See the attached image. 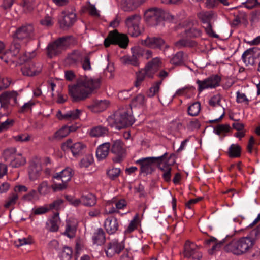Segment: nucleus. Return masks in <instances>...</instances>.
<instances>
[{"label":"nucleus","instance_id":"f257e3e1","mask_svg":"<svg viewBox=\"0 0 260 260\" xmlns=\"http://www.w3.org/2000/svg\"><path fill=\"white\" fill-rule=\"evenodd\" d=\"M100 85L99 79H92L86 76L82 77L78 80L76 85L69 86V93L73 101H83L87 98L94 89L98 88Z\"/></svg>","mask_w":260,"mask_h":260},{"label":"nucleus","instance_id":"f03ea898","mask_svg":"<svg viewBox=\"0 0 260 260\" xmlns=\"http://www.w3.org/2000/svg\"><path fill=\"white\" fill-rule=\"evenodd\" d=\"M254 245V240L248 236L232 241L224 246V250L236 255H241L249 252Z\"/></svg>","mask_w":260,"mask_h":260},{"label":"nucleus","instance_id":"7ed1b4c3","mask_svg":"<svg viewBox=\"0 0 260 260\" xmlns=\"http://www.w3.org/2000/svg\"><path fill=\"white\" fill-rule=\"evenodd\" d=\"M108 125L111 127L120 129L132 125L134 122L133 117L125 109H119L107 119Z\"/></svg>","mask_w":260,"mask_h":260},{"label":"nucleus","instance_id":"20e7f679","mask_svg":"<svg viewBox=\"0 0 260 260\" xmlns=\"http://www.w3.org/2000/svg\"><path fill=\"white\" fill-rule=\"evenodd\" d=\"M75 38L72 36H68L60 38L48 45L47 55L52 58L56 56L65 49L67 47L75 42Z\"/></svg>","mask_w":260,"mask_h":260},{"label":"nucleus","instance_id":"39448f33","mask_svg":"<svg viewBox=\"0 0 260 260\" xmlns=\"http://www.w3.org/2000/svg\"><path fill=\"white\" fill-rule=\"evenodd\" d=\"M128 43V39L126 35L120 34L116 30L110 31L108 37L104 40V45L108 47L110 44H117L121 48H125Z\"/></svg>","mask_w":260,"mask_h":260},{"label":"nucleus","instance_id":"423d86ee","mask_svg":"<svg viewBox=\"0 0 260 260\" xmlns=\"http://www.w3.org/2000/svg\"><path fill=\"white\" fill-rule=\"evenodd\" d=\"M14 38L26 43L35 39L34 28L32 25L27 24L18 28L14 34Z\"/></svg>","mask_w":260,"mask_h":260},{"label":"nucleus","instance_id":"0eeeda50","mask_svg":"<svg viewBox=\"0 0 260 260\" xmlns=\"http://www.w3.org/2000/svg\"><path fill=\"white\" fill-rule=\"evenodd\" d=\"M164 11L156 8L149 9L144 13L145 20L151 25H158L164 20Z\"/></svg>","mask_w":260,"mask_h":260},{"label":"nucleus","instance_id":"6e6552de","mask_svg":"<svg viewBox=\"0 0 260 260\" xmlns=\"http://www.w3.org/2000/svg\"><path fill=\"white\" fill-rule=\"evenodd\" d=\"M141 21L140 15L135 14L127 17L125 20V25L128 28V31L130 35L137 37L141 34V29L139 26Z\"/></svg>","mask_w":260,"mask_h":260},{"label":"nucleus","instance_id":"1a4fd4ad","mask_svg":"<svg viewBox=\"0 0 260 260\" xmlns=\"http://www.w3.org/2000/svg\"><path fill=\"white\" fill-rule=\"evenodd\" d=\"M141 42L142 45L152 49L165 50L169 47L165 40L159 37L148 36L145 39L142 40Z\"/></svg>","mask_w":260,"mask_h":260},{"label":"nucleus","instance_id":"9d476101","mask_svg":"<svg viewBox=\"0 0 260 260\" xmlns=\"http://www.w3.org/2000/svg\"><path fill=\"white\" fill-rule=\"evenodd\" d=\"M162 157H148L142 158L136 161L140 166L141 173L151 174L154 170V164L156 160H160Z\"/></svg>","mask_w":260,"mask_h":260},{"label":"nucleus","instance_id":"9b49d317","mask_svg":"<svg viewBox=\"0 0 260 260\" xmlns=\"http://www.w3.org/2000/svg\"><path fill=\"white\" fill-rule=\"evenodd\" d=\"M220 81L221 78L219 76L214 75L203 81L198 80L196 82L198 85V90L201 92L205 89L213 88L218 86Z\"/></svg>","mask_w":260,"mask_h":260},{"label":"nucleus","instance_id":"f8f14e48","mask_svg":"<svg viewBox=\"0 0 260 260\" xmlns=\"http://www.w3.org/2000/svg\"><path fill=\"white\" fill-rule=\"evenodd\" d=\"M124 248V245L122 242H119L114 239L108 243L105 251L108 257H112L116 254H118Z\"/></svg>","mask_w":260,"mask_h":260},{"label":"nucleus","instance_id":"ddd939ff","mask_svg":"<svg viewBox=\"0 0 260 260\" xmlns=\"http://www.w3.org/2000/svg\"><path fill=\"white\" fill-rule=\"evenodd\" d=\"M133 54L132 55H125L120 58L121 62L124 65H132L138 66L139 65L138 58L142 55V49L140 47L132 48Z\"/></svg>","mask_w":260,"mask_h":260},{"label":"nucleus","instance_id":"4468645a","mask_svg":"<svg viewBox=\"0 0 260 260\" xmlns=\"http://www.w3.org/2000/svg\"><path fill=\"white\" fill-rule=\"evenodd\" d=\"M163 66L161 58L158 57H154L149 61L145 67L146 76L152 78L154 74Z\"/></svg>","mask_w":260,"mask_h":260},{"label":"nucleus","instance_id":"2eb2a0df","mask_svg":"<svg viewBox=\"0 0 260 260\" xmlns=\"http://www.w3.org/2000/svg\"><path fill=\"white\" fill-rule=\"evenodd\" d=\"M76 20V14L75 12H63L62 16L59 19L60 27L63 29H67L74 25Z\"/></svg>","mask_w":260,"mask_h":260},{"label":"nucleus","instance_id":"dca6fc26","mask_svg":"<svg viewBox=\"0 0 260 260\" xmlns=\"http://www.w3.org/2000/svg\"><path fill=\"white\" fill-rule=\"evenodd\" d=\"M111 152L116 155L114 160L115 162H120L125 157L126 150L123 143L120 140L113 141L111 147Z\"/></svg>","mask_w":260,"mask_h":260},{"label":"nucleus","instance_id":"f3484780","mask_svg":"<svg viewBox=\"0 0 260 260\" xmlns=\"http://www.w3.org/2000/svg\"><path fill=\"white\" fill-rule=\"evenodd\" d=\"M84 54L80 50H75L69 53L66 58L67 64L76 67L81 63Z\"/></svg>","mask_w":260,"mask_h":260},{"label":"nucleus","instance_id":"a211bd4d","mask_svg":"<svg viewBox=\"0 0 260 260\" xmlns=\"http://www.w3.org/2000/svg\"><path fill=\"white\" fill-rule=\"evenodd\" d=\"M196 248L197 245L194 243L187 241L184 245V256L190 258L191 260H200L202 257V254L199 249L191 254V251L193 250V248Z\"/></svg>","mask_w":260,"mask_h":260},{"label":"nucleus","instance_id":"6ab92c4d","mask_svg":"<svg viewBox=\"0 0 260 260\" xmlns=\"http://www.w3.org/2000/svg\"><path fill=\"white\" fill-rule=\"evenodd\" d=\"M196 248L197 245L194 243L187 241L184 245V256L190 258L191 260H200L202 257V254L199 249L191 254V251L193 250V248Z\"/></svg>","mask_w":260,"mask_h":260},{"label":"nucleus","instance_id":"aec40b11","mask_svg":"<svg viewBox=\"0 0 260 260\" xmlns=\"http://www.w3.org/2000/svg\"><path fill=\"white\" fill-rule=\"evenodd\" d=\"M196 248L197 245L194 243L187 241L184 245V256L190 258L191 260H200L202 257V254L199 249L191 254V251L193 250V248Z\"/></svg>","mask_w":260,"mask_h":260},{"label":"nucleus","instance_id":"412c9836","mask_svg":"<svg viewBox=\"0 0 260 260\" xmlns=\"http://www.w3.org/2000/svg\"><path fill=\"white\" fill-rule=\"evenodd\" d=\"M18 94L16 91H6L2 93L0 95V103L1 107L6 108L8 105L11 103V102L13 104L17 103V97Z\"/></svg>","mask_w":260,"mask_h":260},{"label":"nucleus","instance_id":"4be33fe9","mask_svg":"<svg viewBox=\"0 0 260 260\" xmlns=\"http://www.w3.org/2000/svg\"><path fill=\"white\" fill-rule=\"evenodd\" d=\"M82 110L76 109L62 113L59 110L56 113V117L61 120L72 121L78 119L82 113Z\"/></svg>","mask_w":260,"mask_h":260},{"label":"nucleus","instance_id":"5701e85b","mask_svg":"<svg viewBox=\"0 0 260 260\" xmlns=\"http://www.w3.org/2000/svg\"><path fill=\"white\" fill-rule=\"evenodd\" d=\"M42 68V67L40 63L31 62L24 66L21 68V71L24 75L32 76L40 73Z\"/></svg>","mask_w":260,"mask_h":260},{"label":"nucleus","instance_id":"b1692460","mask_svg":"<svg viewBox=\"0 0 260 260\" xmlns=\"http://www.w3.org/2000/svg\"><path fill=\"white\" fill-rule=\"evenodd\" d=\"M259 52L257 48H252L246 50L242 56V60L246 65H253L256 58V53Z\"/></svg>","mask_w":260,"mask_h":260},{"label":"nucleus","instance_id":"393cba45","mask_svg":"<svg viewBox=\"0 0 260 260\" xmlns=\"http://www.w3.org/2000/svg\"><path fill=\"white\" fill-rule=\"evenodd\" d=\"M104 225L106 232L109 234H113L118 230L119 223L115 217L110 216L105 219Z\"/></svg>","mask_w":260,"mask_h":260},{"label":"nucleus","instance_id":"a878e982","mask_svg":"<svg viewBox=\"0 0 260 260\" xmlns=\"http://www.w3.org/2000/svg\"><path fill=\"white\" fill-rule=\"evenodd\" d=\"M18 41L17 40L14 38V41L9 50L11 51L14 56L19 58L20 62L26 61L28 59V57L26 56L25 54L24 56L21 55V45Z\"/></svg>","mask_w":260,"mask_h":260},{"label":"nucleus","instance_id":"bb28decb","mask_svg":"<svg viewBox=\"0 0 260 260\" xmlns=\"http://www.w3.org/2000/svg\"><path fill=\"white\" fill-rule=\"evenodd\" d=\"M108 105L109 102L106 100H95L87 107L93 112L98 113L106 109Z\"/></svg>","mask_w":260,"mask_h":260},{"label":"nucleus","instance_id":"cd10ccee","mask_svg":"<svg viewBox=\"0 0 260 260\" xmlns=\"http://www.w3.org/2000/svg\"><path fill=\"white\" fill-rule=\"evenodd\" d=\"M73 175V170L70 167H67L61 172L56 173L53 178L60 180L62 182H68Z\"/></svg>","mask_w":260,"mask_h":260},{"label":"nucleus","instance_id":"c85d7f7f","mask_svg":"<svg viewBox=\"0 0 260 260\" xmlns=\"http://www.w3.org/2000/svg\"><path fill=\"white\" fill-rule=\"evenodd\" d=\"M111 145L109 142L104 143L100 145L96 149V155L99 160L105 159L108 155Z\"/></svg>","mask_w":260,"mask_h":260},{"label":"nucleus","instance_id":"c756f323","mask_svg":"<svg viewBox=\"0 0 260 260\" xmlns=\"http://www.w3.org/2000/svg\"><path fill=\"white\" fill-rule=\"evenodd\" d=\"M92 240L93 243L98 245H101L105 243V234L102 228H98L94 232Z\"/></svg>","mask_w":260,"mask_h":260},{"label":"nucleus","instance_id":"7c9ffc66","mask_svg":"<svg viewBox=\"0 0 260 260\" xmlns=\"http://www.w3.org/2000/svg\"><path fill=\"white\" fill-rule=\"evenodd\" d=\"M108 134V128L102 125L94 126L90 130V135L93 137H105Z\"/></svg>","mask_w":260,"mask_h":260},{"label":"nucleus","instance_id":"2f4dec72","mask_svg":"<svg viewBox=\"0 0 260 260\" xmlns=\"http://www.w3.org/2000/svg\"><path fill=\"white\" fill-rule=\"evenodd\" d=\"M217 15L212 11H201L198 14L199 19L203 23H211L212 20L215 18Z\"/></svg>","mask_w":260,"mask_h":260},{"label":"nucleus","instance_id":"473e14b6","mask_svg":"<svg viewBox=\"0 0 260 260\" xmlns=\"http://www.w3.org/2000/svg\"><path fill=\"white\" fill-rule=\"evenodd\" d=\"M206 244L211 246V249L209 250V253L212 254L214 252L218 251L223 246L224 241H220L218 242L215 238H211L206 240Z\"/></svg>","mask_w":260,"mask_h":260},{"label":"nucleus","instance_id":"72a5a7b5","mask_svg":"<svg viewBox=\"0 0 260 260\" xmlns=\"http://www.w3.org/2000/svg\"><path fill=\"white\" fill-rule=\"evenodd\" d=\"M42 168L39 164L32 163L29 168V179L34 181L37 180L40 176Z\"/></svg>","mask_w":260,"mask_h":260},{"label":"nucleus","instance_id":"f704fd0d","mask_svg":"<svg viewBox=\"0 0 260 260\" xmlns=\"http://www.w3.org/2000/svg\"><path fill=\"white\" fill-rule=\"evenodd\" d=\"M140 223L139 216L136 214L133 218L130 221L129 224L125 228L124 231L125 234H129L134 231L138 227Z\"/></svg>","mask_w":260,"mask_h":260},{"label":"nucleus","instance_id":"c9c22d12","mask_svg":"<svg viewBox=\"0 0 260 260\" xmlns=\"http://www.w3.org/2000/svg\"><path fill=\"white\" fill-rule=\"evenodd\" d=\"M146 103L145 96L142 94H139L134 98L131 103V108H142Z\"/></svg>","mask_w":260,"mask_h":260},{"label":"nucleus","instance_id":"e433bc0d","mask_svg":"<svg viewBox=\"0 0 260 260\" xmlns=\"http://www.w3.org/2000/svg\"><path fill=\"white\" fill-rule=\"evenodd\" d=\"M18 200L19 196L17 193L11 192L6 199L4 206L6 208L13 207L17 203Z\"/></svg>","mask_w":260,"mask_h":260},{"label":"nucleus","instance_id":"4c0bfd02","mask_svg":"<svg viewBox=\"0 0 260 260\" xmlns=\"http://www.w3.org/2000/svg\"><path fill=\"white\" fill-rule=\"evenodd\" d=\"M82 205L91 207L95 205L96 203V199L95 196L92 193H88L87 194H83L81 196Z\"/></svg>","mask_w":260,"mask_h":260},{"label":"nucleus","instance_id":"58836bf2","mask_svg":"<svg viewBox=\"0 0 260 260\" xmlns=\"http://www.w3.org/2000/svg\"><path fill=\"white\" fill-rule=\"evenodd\" d=\"M26 163L25 158L20 154H16L11 160L10 165L13 168H18L23 166Z\"/></svg>","mask_w":260,"mask_h":260},{"label":"nucleus","instance_id":"ea45409f","mask_svg":"<svg viewBox=\"0 0 260 260\" xmlns=\"http://www.w3.org/2000/svg\"><path fill=\"white\" fill-rule=\"evenodd\" d=\"M247 16L246 13L242 10H239L235 19L232 22L233 26H237L242 22H245L247 21Z\"/></svg>","mask_w":260,"mask_h":260},{"label":"nucleus","instance_id":"a19ab883","mask_svg":"<svg viewBox=\"0 0 260 260\" xmlns=\"http://www.w3.org/2000/svg\"><path fill=\"white\" fill-rule=\"evenodd\" d=\"M201 110V105L198 102H196L190 105L187 108V113L191 116H197Z\"/></svg>","mask_w":260,"mask_h":260},{"label":"nucleus","instance_id":"79ce46f5","mask_svg":"<svg viewBox=\"0 0 260 260\" xmlns=\"http://www.w3.org/2000/svg\"><path fill=\"white\" fill-rule=\"evenodd\" d=\"M241 148L238 144H233L229 148L228 154L230 157H238L241 155Z\"/></svg>","mask_w":260,"mask_h":260},{"label":"nucleus","instance_id":"37998d69","mask_svg":"<svg viewBox=\"0 0 260 260\" xmlns=\"http://www.w3.org/2000/svg\"><path fill=\"white\" fill-rule=\"evenodd\" d=\"M0 59L6 63L11 64L14 63L17 58L11 51L8 50L0 55Z\"/></svg>","mask_w":260,"mask_h":260},{"label":"nucleus","instance_id":"c03bdc74","mask_svg":"<svg viewBox=\"0 0 260 260\" xmlns=\"http://www.w3.org/2000/svg\"><path fill=\"white\" fill-rule=\"evenodd\" d=\"M73 250L68 246H64L59 253L61 260H71L72 257Z\"/></svg>","mask_w":260,"mask_h":260},{"label":"nucleus","instance_id":"a18cd8bd","mask_svg":"<svg viewBox=\"0 0 260 260\" xmlns=\"http://www.w3.org/2000/svg\"><path fill=\"white\" fill-rule=\"evenodd\" d=\"M121 7L124 11H131L136 9L138 5L134 0H122Z\"/></svg>","mask_w":260,"mask_h":260},{"label":"nucleus","instance_id":"49530a36","mask_svg":"<svg viewBox=\"0 0 260 260\" xmlns=\"http://www.w3.org/2000/svg\"><path fill=\"white\" fill-rule=\"evenodd\" d=\"M76 232V226L70 222H67L64 235L70 238H72L75 236Z\"/></svg>","mask_w":260,"mask_h":260},{"label":"nucleus","instance_id":"de8ad7c7","mask_svg":"<svg viewBox=\"0 0 260 260\" xmlns=\"http://www.w3.org/2000/svg\"><path fill=\"white\" fill-rule=\"evenodd\" d=\"M70 128L68 126H63L61 128L56 132L54 135V138L57 140H60L67 137L70 133Z\"/></svg>","mask_w":260,"mask_h":260},{"label":"nucleus","instance_id":"09e8293b","mask_svg":"<svg viewBox=\"0 0 260 260\" xmlns=\"http://www.w3.org/2000/svg\"><path fill=\"white\" fill-rule=\"evenodd\" d=\"M85 147V145L81 142H77L73 144L71 147V151L72 154L74 156H77L80 155L83 149Z\"/></svg>","mask_w":260,"mask_h":260},{"label":"nucleus","instance_id":"8fccbe9b","mask_svg":"<svg viewBox=\"0 0 260 260\" xmlns=\"http://www.w3.org/2000/svg\"><path fill=\"white\" fill-rule=\"evenodd\" d=\"M13 139L17 142L26 143L31 140V136L28 133H22L13 136Z\"/></svg>","mask_w":260,"mask_h":260},{"label":"nucleus","instance_id":"3c124183","mask_svg":"<svg viewBox=\"0 0 260 260\" xmlns=\"http://www.w3.org/2000/svg\"><path fill=\"white\" fill-rule=\"evenodd\" d=\"M16 149L15 148H9L6 149L3 152V156L6 161H11L16 155Z\"/></svg>","mask_w":260,"mask_h":260},{"label":"nucleus","instance_id":"603ef678","mask_svg":"<svg viewBox=\"0 0 260 260\" xmlns=\"http://www.w3.org/2000/svg\"><path fill=\"white\" fill-rule=\"evenodd\" d=\"M38 191L41 195H46L50 191V187L46 181L41 182L38 187Z\"/></svg>","mask_w":260,"mask_h":260},{"label":"nucleus","instance_id":"864d4df0","mask_svg":"<svg viewBox=\"0 0 260 260\" xmlns=\"http://www.w3.org/2000/svg\"><path fill=\"white\" fill-rule=\"evenodd\" d=\"M59 218L58 214L55 215L50 220L49 230L51 232H56L58 230V224Z\"/></svg>","mask_w":260,"mask_h":260},{"label":"nucleus","instance_id":"5fc2aeb1","mask_svg":"<svg viewBox=\"0 0 260 260\" xmlns=\"http://www.w3.org/2000/svg\"><path fill=\"white\" fill-rule=\"evenodd\" d=\"M187 35L190 37H200L202 35V31L199 28L193 26L186 30Z\"/></svg>","mask_w":260,"mask_h":260},{"label":"nucleus","instance_id":"6e6d98bb","mask_svg":"<svg viewBox=\"0 0 260 260\" xmlns=\"http://www.w3.org/2000/svg\"><path fill=\"white\" fill-rule=\"evenodd\" d=\"M65 198L69 202L70 205L75 207H78L82 204L81 197L78 199L75 198L74 196L66 195Z\"/></svg>","mask_w":260,"mask_h":260},{"label":"nucleus","instance_id":"4d7b16f0","mask_svg":"<svg viewBox=\"0 0 260 260\" xmlns=\"http://www.w3.org/2000/svg\"><path fill=\"white\" fill-rule=\"evenodd\" d=\"M167 154V153H165L162 156L160 157H162L161 159L160 160H156L155 163H157L158 167L160 170H161L162 172L166 171L168 169H171L170 166L166 162V161L164 159L165 156Z\"/></svg>","mask_w":260,"mask_h":260},{"label":"nucleus","instance_id":"13d9d810","mask_svg":"<svg viewBox=\"0 0 260 260\" xmlns=\"http://www.w3.org/2000/svg\"><path fill=\"white\" fill-rule=\"evenodd\" d=\"M146 70H142L137 73L136 75V80L135 82V85L138 87L140 86L142 82L144 81L145 77H147L146 76Z\"/></svg>","mask_w":260,"mask_h":260},{"label":"nucleus","instance_id":"bf43d9fd","mask_svg":"<svg viewBox=\"0 0 260 260\" xmlns=\"http://www.w3.org/2000/svg\"><path fill=\"white\" fill-rule=\"evenodd\" d=\"M183 53L182 52H178L171 58L170 61L174 65H180L183 62Z\"/></svg>","mask_w":260,"mask_h":260},{"label":"nucleus","instance_id":"052dcab7","mask_svg":"<svg viewBox=\"0 0 260 260\" xmlns=\"http://www.w3.org/2000/svg\"><path fill=\"white\" fill-rule=\"evenodd\" d=\"M112 203H114L118 212L119 210L124 209L127 206V202L124 199L117 200L116 198H114L112 199Z\"/></svg>","mask_w":260,"mask_h":260},{"label":"nucleus","instance_id":"680f3d73","mask_svg":"<svg viewBox=\"0 0 260 260\" xmlns=\"http://www.w3.org/2000/svg\"><path fill=\"white\" fill-rule=\"evenodd\" d=\"M195 44L194 42L190 41L185 39L180 40L175 43L176 47L180 48L183 47H192Z\"/></svg>","mask_w":260,"mask_h":260},{"label":"nucleus","instance_id":"e2e57ef3","mask_svg":"<svg viewBox=\"0 0 260 260\" xmlns=\"http://www.w3.org/2000/svg\"><path fill=\"white\" fill-rule=\"evenodd\" d=\"M93 162V158L91 155H87L83 158L80 162V166L82 168H87Z\"/></svg>","mask_w":260,"mask_h":260},{"label":"nucleus","instance_id":"0e129e2a","mask_svg":"<svg viewBox=\"0 0 260 260\" xmlns=\"http://www.w3.org/2000/svg\"><path fill=\"white\" fill-rule=\"evenodd\" d=\"M32 242L31 238L27 237L18 239L15 241L14 243L16 246L20 247L27 244H31Z\"/></svg>","mask_w":260,"mask_h":260},{"label":"nucleus","instance_id":"69168bd1","mask_svg":"<svg viewBox=\"0 0 260 260\" xmlns=\"http://www.w3.org/2000/svg\"><path fill=\"white\" fill-rule=\"evenodd\" d=\"M121 172L119 168H113L108 170L107 172V175L112 180H114L117 178Z\"/></svg>","mask_w":260,"mask_h":260},{"label":"nucleus","instance_id":"338daca9","mask_svg":"<svg viewBox=\"0 0 260 260\" xmlns=\"http://www.w3.org/2000/svg\"><path fill=\"white\" fill-rule=\"evenodd\" d=\"M230 126L228 124L218 125L215 128L214 132L217 135L227 133L230 131Z\"/></svg>","mask_w":260,"mask_h":260},{"label":"nucleus","instance_id":"774afa93","mask_svg":"<svg viewBox=\"0 0 260 260\" xmlns=\"http://www.w3.org/2000/svg\"><path fill=\"white\" fill-rule=\"evenodd\" d=\"M37 196V192L35 190L32 189L22 197V200L25 202H32Z\"/></svg>","mask_w":260,"mask_h":260}]
</instances>
